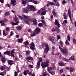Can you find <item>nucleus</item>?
Here are the masks:
<instances>
[{
  "instance_id": "3",
  "label": "nucleus",
  "mask_w": 76,
  "mask_h": 76,
  "mask_svg": "<svg viewBox=\"0 0 76 76\" xmlns=\"http://www.w3.org/2000/svg\"><path fill=\"white\" fill-rule=\"evenodd\" d=\"M23 21L28 25L29 24V21H30V19L26 15H23Z\"/></svg>"
},
{
  "instance_id": "37",
  "label": "nucleus",
  "mask_w": 76,
  "mask_h": 76,
  "mask_svg": "<svg viewBox=\"0 0 76 76\" xmlns=\"http://www.w3.org/2000/svg\"><path fill=\"white\" fill-rule=\"evenodd\" d=\"M39 62H42V58H39Z\"/></svg>"
},
{
  "instance_id": "2",
  "label": "nucleus",
  "mask_w": 76,
  "mask_h": 76,
  "mask_svg": "<svg viewBox=\"0 0 76 76\" xmlns=\"http://www.w3.org/2000/svg\"><path fill=\"white\" fill-rule=\"evenodd\" d=\"M46 61L45 62H42L41 64V66L43 68H44L45 67H48L49 66V61L48 59H46Z\"/></svg>"
},
{
  "instance_id": "42",
  "label": "nucleus",
  "mask_w": 76,
  "mask_h": 76,
  "mask_svg": "<svg viewBox=\"0 0 76 76\" xmlns=\"http://www.w3.org/2000/svg\"><path fill=\"white\" fill-rule=\"evenodd\" d=\"M48 71H50V70H52V68L51 67H48Z\"/></svg>"
},
{
  "instance_id": "52",
  "label": "nucleus",
  "mask_w": 76,
  "mask_h": 76,
  "mask_svg": "<svg viewBox=\"0 0 76 76\" xmlns=\"http://www.w3.org/2000/svg\"><path fill=\"white\" fill-rule=\"evenodd\" d=\"M6 15H7V16H9L10 15V13H9V12H6Z\"/></svg>"
},
{
  "instance_id": "18",
  "label": "nucleus",
  "mask_w": 76,
  "mask_h": 76,
  "mask_svg": "<svg viewBox=\"0 0 76 76\" xmlns=\"http://www.w3.org/2000/svg\"><path fill=\"white\" fill-rule=\"evenodd\" d=\"M26 59L27 61H28L29 60H33V58L31 57H27L26 58Z\"/></svg>"
},
{
  "instance_id": "41",
  "label": "nucleus",
  "mask_w": 76,
  "mask_h": 76,
  "mask_svg": "<svg viewBox=\"0 0 76 76\" xmlns=\"http://www.w3.org/2000/svg\"><path fill=\"white\" fill-rule=\"evenodd\" d=\"M67 38L68 40L70 41V36L69 35H68L67 36Z\"/></svg>"
},
{
  "instance_id": "34",
  "label": "nucleus",
  "mask_w": 76,
  "mask_h": 76,
  "mask_svg": "<svg viewBox=\"0 0 76 76\" xmlns=\"http://www.w3.org/2000/svg\"><path fill=\"white\" fill-rule=\"evenodd\" d=\"M42 23H39L38 24V26H39L40 27H41V26H42Z\"/></svg>"
},
{
  "instance_id": "58",
  "label": "nucleus",
  "mask_w": 76,
  "mask_h": 76,
  "mask_svg": "<svg viewBox=\"0 0 76 76\" xmlns=\"http://www.w3.org/2000/svg\"><path fill=\"white\" fill-rule=\"evenodd\" d=\"M57 37L58 38V39H60V38H61L60 36L59 35H57Z\"/></svg>"
},
{
  "instance_id": "38",
  "label": "nucleus",
  "mask_w": 76,
  "mask_h": 76,
  "mask_svg": "<svg viewBox=\"0 0 76 76\" xmlns=\"http://www.w3.org/2000/svg\"><path fill=\"white\" fill-rule=\"evenodd\" d=\"M17 16H18V18H19L20 19H23V17H22L20 16V15H17Z\"/></svg>"
},
{
  "instance_id": "64",
  "label": "nucleus",
  "mask_w": 76,
  "mask_h": 76,
  "mask_svg": "<svg viewBox=\"0 0 76 76\" xmlns=\"http://www.w3.org/2000/svg\"><path fill=\"white\" fill-rule=\"evenodd\" d=\"M62 4H65L66 3V1L65 0H64L62 2Z\"/></svg>"
},
{
  "instance_id": "7",
  "label": "nucleus",
  "mask_w": 76,
  "mask_h": 76,
  "mask_svg": "<svg viewBox=\"0 0 76 76\" xmlns=\"http://www.w3.org/2000/svg\"><path fill=\"white\" fill-rule=\"evenodd\" d=\"M49 39L50 41H51V42L53 43H54L56 42V38L54 37H50L49 38Z\"/></svg>"
},
{
  "instance_id": "63",
  "label": "nucleus",
  "mask_w": 76,
  "mask_h": 76,
  "mask_svg": "<svg viewBox=\"0 0 76 76\" xmlns=\"http://www.w3.org/2000/svg\"><path fill=\"white\" fill-rule=\"evenodd\" d=\"M33 3H34L35 4H37V1H34Z\"/></svg>"
},
{
  "instance_id": "22",
  "label": "nucleus",
  "mask_w": 76,
  "mask_h": 76,
  "mask_svg": "<svg viewBox=\"0 0 76 76\" xmlns=\"http://www.w3.org/2000/svg\"><path fill=\"white\" fill-rule=\"evenodd\" d=\"M37 20L36 19H34L33 23H34V25H37L38 24L37 23Z\"/></svg>"
},
{
  "instance_id": "31",
  "label": "nucleus",
  "mask_w": 76,
  "mask_h": 76,
  "mask_svg": "<svg viewBox=\"0 0 76 76\" xmlns=\"http://www.w3.org/2000/svg\"><path fill=\"white\" fill-rule=\"evenodd\" d=\"M62 23V24H64V25H65V23H67V21L66 20H65L63 21V23Z\"/></svg>"
},
{
  "instance_id": "50",
  "label": "nucleus",
  "mask_w": 76,
  "mask_h": 76,
  "mask_svg": "<svg viewBox=\"0 0 76 76\" xmlns=\"http://www.w3.org/2000/svg\"><path fill=\"white\" fill-rule=\"evenodd\" d=\"M5 75V73H0V75L1 76H4Z\"/></svg>"
},
{
  "instance_id": "44",
  "label": "nucleus",
  "mask_w": 76,
  "mask_h": 76,
  "mask_svg": "<svg viewBox=\"0 0 76 76\" xmlns=\"http://www.w3.org/2000/svg\"><path fill=\"white\" fill-rule=\"evenodd\" d=\"M41 22H42V23L43 24H45V22L43 20H41Z\"/></svg>"
},
{
  "instance_id": "30",
  "label": "nucleus",
  "mask_w": 76,
  "mask_h": 76,
  "mask_svg": "<svg viewBox=\"0 0 76 76\" xmlns=\"http://www.w3.org/2000/svg\"><path fill=\"white\" fill-rule=\"evenodd\" d=\"M52 13L53 14V16L55 18H56L57 17V15H56V12L54 11H53L52 12Z\"/></svg>"
},
{
  "instance_id": "59",
  "label": "nucleus",
  "mask_w": 76,
  "mask_h": 76,
  "mask_svg": "<svg viewBox=\"0 0 76 76\" xmlns=\"http://www.w3.org/2000/svg\"><path fill=\"white\" fill-rule=\"evenodd\" d=\"M19 24V21H17L16 23H15V25H18Z\"/></svg>"
},
{
  "instance_id": "60",
  "label": "nucleus",
  "mask_w": 76,
  "mask_h": 76,
  "mask_svg": "<svg viewBox=\"0 0 76 76\" xmlns=\"http://www.w3.org/2000/svg\"><path fill=\"white\" fill-rule=\"evenodd\" d=\"M56 6H57V7L60 6V4H59V3H58V2L56 4Z\"/></svg>"
},
{
  "instance_id": "16",
  "label": "nucleus",
  "mask_w": 76,
  "mask_h": 76,
  "mask_svg": "<svg viewBox=\"0 0 76 76\" xmlns=\"http://www.w3.org/2000/svg\"><path fill=\"white\" fill-rule=\"evenodd\" d=\"M13 61L10 60H8V63L10 65H12L13 64Z\"/></svg>"
},
{
  "instance_id": "4",
  "label": "nucleus",
  "mask_w": 76,
  "mask_h": 76,
  "mask_svg": "<svg viewBox=\"0 0 76 76\" xmlns=\"http://www.w3.org/2000/svg\"><path fill=\"white\" fill-rule=\"evenodd\" d=\"M27 10H33V11H35V9L34 7V6L32 5H28L26 7Z\"/></svg>"
},
{
  "instance_id": "57",
  "label": "nucleus",
  "mask_w": 76,
  "mask_h": 76,
  "mask_svg": "<svg viewBox=\"0 0 76 76\" xmlns=\"http://www.w3.org/2000/svg\"><path fill=\"white\" fill-rule=\"evenodd\" d=\"M51 8L50 7H49L48 8V11H49V12H51Z\"/></svg>"
},
{
  "instance_id": "14",
  "label": "nucleus",
  "mask_w": 76,
  "mask_h": 76,
  "mask_svg": "<svg viewBox=\"0 0 76 76\" xmlns=\"http://www.w3.org/2000/svg\"><path fill=\"white\" fill-rule=\"evenodd\" d=\"M23 13H28V10L27 8H23Z\"/></svg>"
},
{
  "instance_id": "10",
  "label": "nucleus",
  "mask_w": 76,
  "mask_h": 76,
  "mask_svg": "<svg viewBox=\"0 0 76 76\" xmlns=\"http://www.w3.org/2000/svg\"><path fill=\"white\" fill-rule=\"evenodd\" d=\"M68 15L69 16L70 20L72 21V16H71V13H70V7L68 9Z\"/></svg>"
},
{
  "instance_id": "53",
  "label": "nucleus",
  "mask_w": 76,
  "mask_h": 76,
  "mask_svg": "<svg viewBox=\"0 0 76 76\" xmlns=\"http://www.w3.org/2000/svg\"><path fill=\"white\" fill-rule=\"evenodd\" d=\"M10 23L11 25H12L13 26L15 25V23L13 22H11Z\"/></svg>"
},
{
  "instance_id": "25",
  "label": "nucleus",
  "mask_w": 76,
  "mask_h": 76,
  "mask_svg": "<svg viewBox=\"0 0 76 76\" xmlns=\"http://www.w3.org/2000/svg\"><path fill=\"white\" fill-rule=\"evenodd\" d=\"M58 64L59 66H65V64H64L62 62L59 63Z\"/></svg>"
},
{
  "instance_id": "35",
  "label": "nucleus",
  "mask_w": 76,
  "mask_h": 76,
  "mask_svg": "<svg viewBox=\"0 0 76 76\" xmlns=\"http://www.w3.org/2000/svg\"><path fill=\"white\" fill-rule=\"evenodd\" d=\"M72 40L73 41V42L74 44H76V39L74 38H73Z\"/></svg>"
},
{
  "instance_id": "28",
  "label": "nucleus",
  "mask_w": 76,
  "mask_h": 76,
  "mask_svg": "<svg viewBox=\"0 0 76 76\" xmlns=\"http://www.w3.org/2000/svg\"><path fill=\"white\" fill-rule=\"evenodd\" d=\"M62 60L63 61H67V62H69V59L65 58H63Z\"/></svg>"
},
{
  "instance_id": "6",
  "label": "nucleus",
  "mask_w": 76,
  "mask_h": 76,
  "mask_svg": "<svg viewBox=\"0 0 76 76\" xmlns=\"http://www.w3.org/2000/svg\"><path fill=\"white\" fill-rule=\"evenodd\" d=\"M45 46L46 48L45 49V52L46 53H47L48 52V51H49V46H48V44H45Z\"/></svg>"
},
{
  "instance_id": "54",
  "label": "nucleus",
  "mask_w": 76,
  "mask_h": 76,
  "mask_svg": "<svg viewBox=\"0 0 76 76\" xmlns=\"http://www.w3.org/2000/svg\"><path fill=\"white\" fill-rule=\"evenodd\" d=\"M60 44H61V47H63V42H62V41H61L60 42Z\"/></svg>"
},
{
  "instance_id": "43",
  "label": "nucleus",
  "mask_w": 76,
  "mask_h": 76,
  "mask_svg": "<svg viewBox=\"0 0 76 76\" xmlns=\"http://www.w3.org/2000/svg\"><path fill=\"white\" fill-rule=\"evenodd\" d=\"M6 30L7 31H10V28L9 27H7L6 28Z\"/></svg>"
},
{
  "instance_id": "40",
  "label": "nucleus",
  "mask_w": 76,
  "mask_h": 76,
  "mask_svg": "<svg viewBox=\"0 0 76 76\" xmlns=\"http://www.w3.org/2000/svg\"><path fill=\"white\" fill-rule=\"evenodd\" d=\"M14 76H18V72H17L15 71L14 72Z\"/></svg>"
},
{
  "instance_id": "45",
  "label": "nucleus",
  "mask_w": 76,
  "mask_h": 76,
  "mask_svg": "<svg viewBox=\"0 0 76 76\" xmlns=\"http://www.w3.org/2000/svg\"><path fill=\"white\" fill-rule=\"evenodd\" d=\"M13 35V31H11L10 34V37L12 36Z\"/></svg>"
},
{
  "instance_id": "27",
  "label": "nucleus",
  "mask_w": 76,
  "mask_h": 76,
  "mask_svg": "<svg viewBox=\"0 0 76 76\" xmlns=\"http://www.w3.org/2000/svg\"><path fill=\"white\" fill-rule=\"evenodd\" d=\"M36 34H37L34 31L33 33L31 34V37H34V36H35V35H36Z\"/></svg>"
},
{
  "instance_id": "24",
  "label": "nucleus",
  "mask_w": 76,
  "mask_h": 76,
  "mask_svg": "<svg viewBox=\"0 0 76 76\" xmlns=\"http://www.w3.org/2000/svg\"><path fill=\"white\" fill-rule=\"evenodd\" d=\"M23 73L24 75L25 76H26L28 73V70L23 72Z\"/></svg>"
},
{
  "instance_id": "23",
  "label": "nucleus",
  "mask_w": 76,
  "mask_h": 76,
  "mask_svg": "<svg viewBox=\"0 0 76 76\" xmlns=\"http://www.w3.org/2000/svg\"><path fill=\"white\" fill-rule=\"evenodd\" d=\"M16 28L17 29H19V30H21L22 28L21 26H17L16 27Z\"/></svg>"
},
{
  "instance_id": "21",
  "label": "nucleus",
  "mask_w": 76,
  "mask_h": 76,
  "mask_svg": "<svg viewBox=\"0 0 76 76\" xmlns=\"http://www.w3.org/2000/svg\"><path fill=\"white\" fill-rule=\"evenodd\" d=\"M18 42H19V43H22L23 42V39L22 38H21L20 39H18Z\"/></svg>"
},
{
  "instance_id": "19",
  "label": "nucleus",
  "mask_w": 76,
  "mask_h": 76,
  "mask_svg": "<svg viewBox=\"0 0 76 76\" xmlns=\"http://www.w3.org/2000/svg\"><path fill=\"white\" fill-rule=\"evenodd\" d=\"M1 60L2 63H4V62H5V61H6V60L5 59L4 56H2V57L1 59Z\"/></svg>"
},
{
  "instance_id": "55",
  "label": "nucleus",
  "mask_w": 76,
  "mask_h": 76,
  "mask_svg": "<svg viewBox=\"0 0 76 76\" xmlns=\"http://www.w3.org/2000/svg\"><path fill=\"white\" fill-rule=\"evenodd\" d=\"M56 30L57 31V33H59V29H58V28H57Z\"/></svg>"
},
{
  "instance_id": "15",
  "label": "nucleus",
  "mask_w": 76,
  "mask_h": 76,
  "mask_svg": "<svg viewBox=\"0 0 76 76\" xmlns=\"http://www.w3.org/2000/svg\"><path fill=\"white\" fill-rule=\"evenodd\" d=\"M69 60L73 61L75 60H76V59L75 58V57L74 56H72L70 57V58H69Z\"/></svg>"
},
{
  "instance_id": "51",
  "label": "nucleus",
  "mask_w": 76,
  "mask_h": 76,
  "mask_svg": "<svg viewBox=\"0 0 76 76\" xmlns=\"http://www.w3.org/2000/svg\"><path fill=\"white\" fill-rule=\"evenodd\" d=\"M48 3L50 5H53V4H54V3H53L52 2H49Z\"/></svg>"
},
{
  "instance_id": "17",
  "label": "nucleus",
  "mask_w": 76,
  "mask_h": 76,
  "mask_svg": "<svg viewBox=\"0 0 76 76\" xmlns=\"http://www.w3.org/2000/svg\"><path fill=\"white\" fill-rule=\"evenodd\" d=\"M4 54H7V55H9V56H11L10 54V52L9 51L5 52L4 53Z\"/></svg>"
},
{
  "instance_id": "39",
  "label": "nucleus",
  "mask_w": 76,
  "mask_h": 76,
  "mask_svg": "<svg viewBox=\"0 0 76 76\" xmlns=\"http://www.w3.org/2000/svg\"><path fill=\"white\" fill-rule=\"evenodd\" d=\"M4 69V66H2L0 67V69L1 70H2V71Z\"/></svg>"
},
{
  "instance_id": "8",
  "label": "nucleus",
  "mask_w": 76,
  "mask_h": 76,
  "mask_svg": "<svg viewBox=\"0 0 76 76\" xmlns=\"http://www.w3.org/2000/svg\"><path fill=\"white\" fill-rule=\"evenodd\" d=\"M40 31H41V30L40 29V28L38 27L36 28L35 29V31H34V32H35V33L36 34H39Z\"/></svg>"
},
{
  "instance_id": "61",
  "label": "nucleus",
  "mask_w": 76,
  "mask_h": 76,
  "mask_svg": "<svg viewBox=\"0 0 76 76\" xmlns=\"http://www.w3.org/2000/svg\"><path fill=\"white\" fill-rule=\"evenodd\" d=\"M58 56L60 58H61V55L59 53H58Z\"/></svg>"
},
{
  "instance_id": "11",
  "label": "nucleus",
  "mask_w": 76,
  "mask_h": 76,
  "mask_svg": "<svg viewBox=\"0 0 76 76\" xmlns=\"http://www.w3.org/2000/svg\"><path fill=\"white\" fill-rule=\"evenodd\" d=\"M11 4L13 6H16L17 4L16 1L15 0H12Z\"/></svg>"
},
{
  "instance_id": "47",
  "label": "nucleus",
  "mask_w": 76,
  "mask_h": 76,
  "mask_svg": "<svg viewBox=\"0 0 76 76\" xmlns=\"http://www.w3.org/2000/svg\"><path fill=\"white\" fill-rule=\"evenodd\" d=\"M3 35H4L5 36H6L7 34L5 33V30H3Z\"/></svg>"
},
{
  "instance_id": "5",
  "label": "nucleus",
  "mask_w": 76,
  "mask_h": 76,
  "mask_svg": "<svg viewBox=\"0 0 76 76\" xmlns=\"http://www.w3.org/2000/svg\"><path fill=\"white\" fill-rule=\"evenodd\" d=\"M47 11L46 10H45L43 8H42L41 9V15L42 16H43V15H45L46 14V12H47Z\"/></svg>"
},
{
  "instance_id": "12",
  "label": "nucleus",
  "mask_w": 76,
  "mask_h": 76,
  "mask_svg": "<svg viewBox=\"0 0 76 76\" xmlns=\"http://www.w3.org/2000/svg\"><path fill=\"white\" fill-rule=\"evenodd\" d=\"M54 23L55 25H57L58 27H60V24L59 23L58 20H56Z\"/></svg>"
},
{
  "instance_id": "32",
  "label": "nucleus",
  "mask_w": 76,
  "mask_h": 76,
  "mask_svg": "<svg viewBox=\"0 0 76 76\" xmlns=\"http://www.w3.org/2000/svg\"><path fill=\"white\" fill-rule=\"evenodd\" d=\"M28 75H30V76L32 75V72H29V70H28Z\"/></svg>"
},
{
  "instance_id": "1",
  "label": "nucleus",
  "mask_w": 76,
  "mask_h": 76,
  "mask_svg": "<svg viewBox=\"0 0 76 76\" xmlns=\"http://www.w3.org/2000/svg\"><path fill=\"white\" fill-rule=\"evenodd\" d=\"M59 48L60 50H61V52L63 53V54H64L65 56H67L68 54V51H67V48L65 47L64 48V49H63L60 46H59Z\"/></svg>"
},
{
  "instance_id": "48",
  "label": "nucleus",
  "mask_w": 76,
  "mask_h": 76,
  "mask_svg": "<svg viewBox=\"0 0 76 76\" xmlns=\"http://www.w3.org/2000/svg\"><path fill=\"white\" fill-rule=\"evenodd\" d=\"M49 72L50 73H51V75H54V74H55V72H51L49 71Z\"/></svg>"
},
{
  "instance_id": "62",
  "label": "nucleus",
  "mask_w": 76,
  "mask_h": 76,
  "mask_svg": "<svg viewBox=\"0 0 76 76\" xmlns=\"http://www.w3.org/2000/svg\"><path fill=\"white\" fill-rule=\"evenodd\" d=\"M18 18H14V20L15 22H17L18 21Z\"/></svg>"
},
{
  "instance_id": "29",
  "label": "nucleus",
  "mask_w": 76,
  "mask_h": 76,
  "mask_svg": "<svg viewBox=\"0 0 76 76\" xmlns=\"http://www.w3.org/2000/svg\"><path fill=\"white\" fill-rule=\"evenodd\" d=\"M4 21L1 20L0 21V23H1V25H5V23H4Z\"/></svg>"
},
{
  "instance_id": "26",
  "label": "nucleus",
  "mask_w": 76,
  "mask_h": 76,
  "mask_svg": "<svg viewBox=\"0 0 76 76\" xmlns=\"http://www.w3.org/2000/svg\"><path fill=\"white\" fill-rule=\"evenodd\" d=\"M24 44L25 46H27L28 45H29V42H28V41H26L24 42Z\"/></svg>"
},
{
  "instance_id": "49",
  "label": "nucleus",
  "mask_w": 76,
  "mask_h": 76,
  "mask_svg": "<svg viewBox=\"0 0 76 76\" xmlns=\"http://www.w3.org/2000/svg\"><path fill=\"white\" fill-rule=\"evenodd\" d=\"M60 74H61L62 73H63V69H61L60 71Z\"/></svg>"
},
{
  "instance_id": "36",
  "label": "nucleus",
  "mask_w": 76,
  "mask_h": 76,
  "mask_svg": "<svg viewBox=\"0 0 76 76\" xmlns=\"http://www.w3.org/2000/svg\"><path fill=\"white\" fill-rule=\"evenodd\" d=\"M65 43L66 45H69V41L68 40H66Z\"/></svg>"
},
{
  "instance_id": "33",
  "label": "nucleus",
  "mask_w": 76,
  "mask_h": 76,
  "mask_svg": "<svg viewBox=\"0 0 76 76\" xmlns=\"http://www.w3.org/2000/svg\"><path fill=\"white\" fill-rule=\"evenodd\" d=\"M56 30V29L54 28L53 27V28H52L51 29V31L52 32H55Z\"/></svg>"
},
{
  "instance_id": "46",
  "label": "nucleus",
  "mask_w": 76,
  "mask_h": 76,
  "mask_svg": "<svg viewBox=\"0 0 76 76\" xmlns=\"http://www.w3.org/2000/svg\"><path fill=\"white\" fill-rule=\"evenodd\" d=\"M29 67H30V68H33L34 66L32 65L29 64Z\"/></svg>"
},
{
  "instance_id": "56",
  "label": "nucleus",
  "mask_w": 76,
  "mask_h": 76,
  "mask_svg": "<svg viewBox=\"0 0 76 76\" xmlns=\"http://www.w3.org/2000/svg\"><path fill=\"white\" fill-rule=\"evenodd\" d=\"M40 62H39V61H38L37 62V66H40Z\"/></svg>"
},
{
  "instance_id": "20",
  "label": "nucleus",
  "mask_w": 76,
  "mask_h": 76,
  "mask_svg": "<svg viewBox=\"0 0 76 76\" xmlns=\"http://www.w3.org/2000/svg\"><path fill=\"white\" fill-rule=\"evenodd\" d=\"M26 0H22L23 4H24L25 6L27 4V2L26 1Z\"/></svg>"
},
{
  "instance_id": "13",
  "label": "nucleus",
  "mask_w": 76,
  "mask_h": 76,
  "mask_svg": "<svg viewBox=\"0 0 76 76\" xmlns=\"http://www.w3.org/2000/svg\"><path fill=\"white\" fill-rule=\"evenodd\" d=\"M66 69L67 70H69L70 72H72L73 71V69L72 68L67 67L66 68Z\"/></svg>"
},
{
  "instance_id": "9",
  "label": "nucleus",
  "mask_w": 76,
  "mask_h": 76,
  "mask_svg": "<svg viewBox=\"0 0 76 76\" xmlns=\"http://www.w3.org/2000/svg\"><path fill=\"white\" fill-rule=\"evenodd\" d=\"M31 46H30V48L31 50H35V48H34L35 47V45L33 43L30 44Z\"/></svg>"
}]
</instances>
